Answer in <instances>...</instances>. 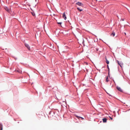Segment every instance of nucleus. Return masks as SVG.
Returning <instances> with one entry per match:
<instances>
[{
  "instance_id": "obj_15",
  "label": "nucleus",
  "mask_w": 130,
  "mask_h": 130,
  "mask_svg": "<svg viewBox=\"0 0 130 130\" xmlns=\"http://www.w3.org/2000/svg\"><path fill=\"white\" fill-rule=\"evenodd\" d=\"M32 15L33 16H34L35 15V14L34 13H32Z\"/></svg>"
},
{
  "instance_id": "obj_21",
  "label": "nucleus",
  "mask_w": 130,
  "mask_h": 130,
  "mask_svg": "<svg viewBox=\"0 0 130 130\" xmlns=\"http://www.w3.org/2000/svg\"><path fill=\"white\" fill-rule=\"evenodd\" d=\"M1 124H0V127L1 126Z\"/></svg>"
},
{
  "instance_id": "obj_19",
  "label": "nucleus",
  "mask_w": 130,
  "mask_h": 130,
  "mask_svg": "<svg viewBox=\"0 0 130 130\" xmlns=\"http://www.w3.org/2000/svg\"><path fill=\"white\" fill-rule=\"evenodd\" d=\"M110 118L111 120L112 119V118L110 117Z\"/></svg>"
},
{
  "instance_id": "obj_1",
  "label": "nucleus",
  "mask_w": 130,
  "mask_h": 130,
  "mask_svg": "<svg viewBox=\"0 0 130 130\" xmlns=\"http://www.w3.org/2000/svg\"><path fill=\"white\" fill-rule=\"evenodd\" d=\"M25 46L27 47V48L28 50H30V47L29 46L28 44L25 43Z\"/></svg>"
},
{
  "instance_id": "obj_14",
  "label": "nucleus",
  "mask_w": 130,
  "mask_h": 130,
  "mask_svg": "<svg viewBox=\"0 0 130 130\" xmlns=\"http://www.w3.org/2000/svg\"><path fill=\"white\" fill-rule=\"evenodd\" d=\"M120 65H121V67H122V66H123V63H122V62H121V63H120Z\"/></svg>"
},
{
  "instance_id": "obj_5",
  "label": "nucleus",
  "mask_w": 130,
  "mask_h": 130,
  "mask_svg": "<svg viewBox=\"0 0 130 130\" xmlns=\"http://www.w3.org/2000/svg\"><path fill=\"white\" fill-rule=\"evenodd\" d=\"M107 119L106 118H104L103 119V121L104 123L106 122Z\"/></svg>"
},
{
  "instance_id": "obj_16",
  "label": "nucleus",
  "mask_w": 130,
  "mask_h": 130,
  "mask_svg": "<svg viewBox=\"0 0 130 130\" xmlns=\"http://www.w3.org/2000/svg\"><path fill=\"white\" fill-rule=\"evenodd\" d=\"M58 24H61V22L58 23Z\"/></svg>"
},
{
  "instance_id": "obj_18",
  "label": "nucleus",
  "mask_w": 130,
  "mask_h": 130,
  "mask_svg": "<svg viewBox=\"0 0 130 130\" xmlns=\"http://www.w3.org/2000/svg\"><path fill=\"white\" fill-rule=\"evenodd\" d=\"M3 130V128H2V127L1 128V130Z\"/></svg>"
},
{
  "instance_id": "obj_11",
  "label": "nucleus",
  "mask_w": 130,
  "mask_h": 130,
  "mask_svg": "<svg viewBox=\"0 0 130 130\" xmlns=\"http://www.w3.org/2000/svg\"><path fill=\"white\" fill-rule=\"evenodd\" d=\"M115 34V32H112V33L111 34V35L112 36H114Z\"/></svg>"
},
{
  "instance_id": "obj_4",
  "label": "nucleus",
  "mask_w": 130,
  "mask_h": 130,
  "mask_svg": "<svg viewBox=\"0 0 130 130\" xmlns=\"http://www.w3.org/2000/svg\"><path fill=\"white\" fill-rule=\"evenodd\" d=\"M117 88L119 91L121 92H122V90L119 87H117Z\"/></svg>"
},
{
  "instance_id": "obj_7",
  "label": "nucleus",
  "mask_w": 130,
  "mask_h": 130,
  "mask_svg": "<svg viewBox=\"0 0 130 130\" xmlns=\"http://www.w3.org/2000/svg\"><path fill=\"white\" fill-rule=\"evenodd\" d=\"M15 71L16 72H19V73H21L22 72V71L20 70H16Z\"/></svg>"
},
{
  "instance_id": "obj_20",
  "label": "nucleus",
  "mask_w": 130,
  "mask_h": 130,
  "mask_svg": "<svg viewBox=\"0 0 130 130\" xmlns=\"http://www.w3.org/2000/svg\"><path fill=\"white\" fill-rule=\"evenodd\" d=\"M124 34H125V35H126V33H125V32H124Z\"/></svg>"
},
{
  "instance_id": "obj_17",
  "label": "nucleus",
  "mask_w": 130,
  "mask_h": 130,
  "mask_svg": "<svg viewBox=\"0 0 130 130\" xmlns=\"http://www.w3.org/2000/svg\"><path fill=\"white\" fill-rule=\"evenodd\" d=\"M107 67L108 68V70H109V66H108V65H107Z\"/></svg>"
},
{
  "instance_id": "obj_3",
  "label": "nucleus",
  "mask_w": 130,
  "mask_h": 130,
  "mask_svg": "<svg viewBox=\"0 0 130 130\" xmlns=\"http://www.w3.org/2000/svg\"><path fill=\"white\" fill-rule=\"evenodd\" d=\"M62 17H63V18H64V19H65V20H66V19H67V18L66 16V15L65 14V12H64L63 13V14H62Z\"/></svg>"
},
{
  "instance_id": "obj_9",
  "label": "nucleus",
  "mask_w": 130,
  "mask_h": 130,
  "mask_svg": "<svg viewBox=\"0 0 130 130\" xmlns=\"http://www.w3.org/2000/svg\"><path fill=\"white\" fill-rule=\"evenodd\" d=\"M5 9L7 11H9V9L7 7H5Z\"/></svg>"
},
{
  "instance_id": "obj_6",
  "label": "nucleus",
  "mask_w": 130,
  "mask_h": 130,
  "mask_svg": "<svg viewBox=\"0 0 130 130\" xmlns=\"http://www.w3.org/2000/svg\"><path fill=\"white\" fill-rule=\"evenodd\" d=\"M75 116L77 118H78V119H79V118H81L82 119H84L83 118L81 117L78 116H77V115H75Z\"/></svg>"
},
{
  "instance_id": "obj_2",
  "label": "nucleus",
  "mask_w": 130,
  "mask_h": 130,
  "mask_svg": "<svg viewBox=\"0 0 130 130\" xmlns=\"http://www.w3.org/2000/svg\"><path fill=\"white\" fill-rule=\"evenodd\" d=\"M76 4L77 5L80 6H83V4L79 2L77 3Z\"/></svg>"
},
{
  "instance_id": "obj_12",
  "label": "nucleus",
  "mask_w": 130,
  "mask_h": 130,
  "mask_svg": "<svg viewBox=\"0 0 130 130\" xmlns=\"http://www.w3.org/2000/svg\"><path fill=\"white\" fill-rule=\"evenodd\" d=\"M106 82H108V77L107 76L106 78Z\"/></svg>"
},
{
  "instance_id": "obj_13",
  "label": "nucleus",
  "mask_w": 130,
  "mask_h": 130,
  "mask_svg": "<svg viewBox=\"0 0 130 130\" xmlns=\"http://www.w3.org/2000/svg\"><path fill=\"white\" fill-rule=\"evenodd\" d=\"M117 62H118V64H119V65L121 67V65H120V63L119 62V61H117Z\"/></svg>"
},
{
  "instance_id": "obj_10",
  "label": "nucleus",
  "mask_w": 130,
  "mask_h": 130,
  "mask_svg": "<svg viewBox=\"0 0 130 130\" xmlns=\"http://www.w3.org/2000/svg\"><path fill=\"white\" fill-rule=\"evenodd\" d=\"M77 9L79 10V11L80 12L82 11L83 10V9H80V8H77Z\"/></svg>"
},
{
  "instance_id": "obj_8",
  "label": "nucleus",
  "mask_w": 130,
  "mask_h": 130,
  "mask_svg": "<svg viewBox=\"0 0 130 130\" xmlns=\"http://www.w3.org/2000/svg\"><path fill=\"white\" fill-rule=\"evenodd\" d=\"M105 59L106 60V63L107 64H109V61L108 60L106 57H105Z\"/></svg>"
}]
</instances>
